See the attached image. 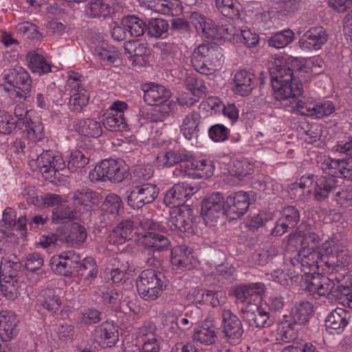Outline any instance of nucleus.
I'll list each match as a JSON object with an SVG mask.
<instances>
[{
  "label": "nucleus",
  "instance_id": "f257e3e1",
  "mask_svg": "<svg viewBox=\"0 0 352 352\" xmlns=\"http://www.w3.org/2000/svg\"><path fill=\"white\" fill-rule=\"evenodd\" d=\"M268 73L271 85L274 91V98L285 106L289 107L296 98L302 95V85L294 76V69L289 63L283 64L280 61L269 67Z\"/></svg>",
  "mask_w": 352,
  "mask_h": 352
},
{
  "label": "nucleus",
  "instance_id": "f03ea898",
  "mask_svg": "<svg viewBox=\"0 0 352 352\" xmlns=\"http://www.w3.org/2000/svg\"><path fill=\"white\" fill-rule=\"evenodd\" d=\"M140 226L144 230L140 238L141 245L148 252L145 260L148 267H158L161 265L160 257L154 253L164 252L170 249V241L165 234L166 228L153 220L143 217L140 220Z\"/></svg>",
  "mask_w": 352,
  "mask_h": 352
},
{
  "label": "nucleus",
  "instance_id": "7ed1b4c3",
  "mask_svg": "<svg viewBox=\"0 0 352 352\" xmlns=\"http://www.w3.org/2000/svg\"><path fill=\"white\" fill-rule=\"evenodd\" d=\"M222 49L215 43H203L197 47L192 54L194 69L204 75H210L219 69L223 63Z\"/></svg>",
  "mask_w": 352,
  "mask_h": 352
},
{
  "label": "nucleus",
  "instance_id": "20e7f679",
  "mask_svg": "<svg viewBox=\"0 0 352 352\" xmlns=\"http://www.w3.org/2000/svg\"><path fill=\"white\" fill-rule=\"evenodd\" d=\"M4 90L17 102L30 97L32 80L28 72L21 66L10 69L3 76Z\"/></svg>",
  "mask_w": 352,
  "mask_h": 352
},
{
  "label": "nucleus",
  "instance_id": "39448f33",
  "mask_svg": "<svg viewBox=\"0 0 352 352\" xmlns=\"http://www.w3.org/2000/svg\"><path fill=\"white\" fill-rule=\"evenodd\" d=\"M324 252L322 258L324 261L325 270L329 274H336L338 272H346V267L352 263V256L347 249H345L338 240L329 239L322 245Z\"/></svg>",
  "mask_w": 352,
  "mask_h": 352
},
{
  "label": "nucleus",
  "instance_id": "423d86ee",
  "mask_svg": "<svg viewBox=\"0 0 352 352\" xmlns=\"http://www.w3.org/2000/svg\"><path fill=\"white\" fill-rule=\"evenodd\" d=\"M136 287L142 298L148 301L155 300L160 296L165 287V276L159 271L144 270L136 281Z\"/></svg>",
  "mask_w": 352,
  "mask_h": 352
},
{
  "label": "nucleus",
  "instance_id": "0eeeda50",
  "mask_svg": "<svg viewBox=\"0 0 352 352\" xmlns=\"http://www.w3.org/2000/svg\"><path fill=\"white\" fill-rule=\"evenodd\" d=\"M41 151L40 147L36 148L35 151H30L29 157L36 161L43 176L51 180L56 177V172L65 169V162L59 154L54 155L51 151H45L39 154Z\"/></svg>",
  "mask_w": 352,
  "mask_h": 352
},
{
  "label": "nucleus",
  "instance_id": "6e6552de",
  "mask_svg": "<svg viewBox=\"0 0 352 352\" xmlns=\"http://www.w3.org/2000/svg\"><path fill=\"white\" fill-rule=\"evenodd\" d=\"M159 194L156 185L151 183L137 184L129 188L124 193L127 205L132 209H140L155 201Z\"/></svg>",
  "mask_w": 352,
  "mask_h": 352
},
{
  "label": "nucleus",
  "instance_id": "1a4fd4ad",
  "mask_svg": "<svg viewBox=\"0 0 352 352\" xmlns=\"http://www.w3.org/2000/svg\"><path fill=\"white\" fill-rule=\"evenodd\" d=\"M171 96V92L169 89L160 85H152L148 89L144 91V100L148 105L158 106L163 104L155 111H163V114L159 118L160 121H164V118L168 116L169 110H172L175 107V103L168 101Z\"/></svg>",
  "mask_w": 352,
  "mask_h": 352
},
{
  "label": "nucleus",
  "instance_id": "9d476101",
  "mask_svg": "<svg viewBox=\"0 0 352 352\" xmlns=\"http://www.w3.org/2000/svg\"><path fill=\"white\" fill-rule=\"evenodd\" d=\"M302 276L303 280L302 287L314 298L330 295L333 287L334 274H329V276H325L320 274L306 272Z\"/></svg>",
  "mask_w": 352,
  "mask_h": 352
},
{
  "label": "nucleus",
  "instance_id": "9b49d317",
  "mask_svg": "<svg viewBox=\"0 0 352 352\" xmlns=\"http://www.w3.org/2000/svg\"><path fill=\"white\" fill-rule=\"evenodd\" d=\"M221 317L223 338L230 344H239L244 332L239 318L230 309L226 308L221 309Z\"/></svg>",
  "mask_w": 352,
  "mask_h": 352
},
{
  "label": "nucleus",
  "instance_id": "f8f14e48",
  "mask_svg": "<svg viewBox=\"0 0 352 352\" xmlns=\"http://www.w3.org/2000/svg\"><path fill=\"white\" fill-rule=\"evenodd\" d=\"M324 254L322 247L318 251L310 252L309 249H304L297 252L294 256L290 258V264L297 269H300V272H304V274L306 272H315L318 268L325 267L324 261L322 259Z\"/></svg>",
  "mask_w": 352,
  "mask_h": 352
},
{
  "label": "nucleus",
  "instance_id": "ddd939ff",
  "mask_svg": "<svg viewBox=\"0 0 352 352\" xmlns=\"http://www.w3.org/2000/svg\"><path fill=\"white\" fill-rule=\"evenodd\" d=\"M201 214L206 223L210 226H213L218 219L226 214L222 194L215 192L206 197L201 202Z\"/></svg>",
  "mask_w": 352,
  "mask_h": 352
},
{
  "label": "nucleus",
  "instance_id": "4468645a",
  "mask_svg": "<svg viewBox=\"0 0 352 352\" xmlns=\"http://www.w3.org/2000/svg\"><path fill=\"white\" fill-rule=\"evenodd\" d=\"M127 108L128 105L126 102L115 101L104 115L103 126L111 131L128 130L127 121L124 117V111L127 110Z\"/></svg>",
  "mask_w": 352,
  "mask_h": 352
},
{
  "label": "nucleus",
  "instance_id": "2eb2a0df",
  "mask_svg": "<svg viewBox=\"0 0 352 352\" xmlns=\"http://www.w3.org/2000/svg\"><path fill=\"white\" fill-rule=\"evenodd\" d=\"M76 76H79L76 74H70L67 83L70 91L69 105L71 111L80 112L88 104L90 96L88 90Z\"/></svg>",
  "mask_w": 352,
  "mask_h": 352
},
{
  "label": "nucleus",
  "instance_id": "dca6fc26",
  "mask_svg": "<svg viewBox=\"0 0 352 352\" xmlns=\"http://www.w3.org/2000/svg\"><path fill=\"white\" fill-rule=\"evenodd\" d=\"M296 101L289 107L300 114L310 116L314 118H322L329 116L335 111V105L331 101L324 100L314 104H307L300 97L296 98Z\"/></svg>",
  "mask_w": 352,
  "mask_h": 352
},
{
  "label": "nucleus",
  "instance_id": "f3484780",
  "mask_svg": "<svg viewBox=\"0 0 352 352\" xmlns=\"http://www.w3.org/2000/svg\"><path fill=\"white\" fill-rule=\"evenodd\" d=\"M241 311V318L250 327L267 328L274 322V320L270 318V312L256 304L247 305Z\"/></svg>",
  "mask_w": 352,
  "mask_h": 352
},
{
  "label": "nucleus",
  "instance_id": "a211bd4d",
  "mask_svg": "<svg viewBox=\"0 0 352 352\" xmlns=\"http://www.w3.org/2000/svg\"><path fill=\"white\" fill-rule=\"evenodd\" d=\"M22 110L21 108L16 110V116L19 118V127L26 132L29 146L32 148V144L36 148V144L41 142L45 138L44 126L40 121H32L28 115V112L25 114H19L18 111Z\"/></svg>",
  "mask_w": 352,
  "mask_h": 352
},
{
  "label": "nucleus",
  "instance_id": "6ab92c4d",
  "mask_svg": "<svg viewBox=\"0 0 352 352\" xmlns=\"http://www.w3.org/2000/svg\"><path fill=\"white\" fill-rule=\"evenodd\" d=\"M195 192V188L186 182L177 183L168 190L164 197V203L170 208L184 206L185 201Z\"/></svg>",
  "mask_w": 352,
  "mask_h": 352
},
{
  "label": "nucleus",
  "instance_id": "aec40b11",
  "mask_svg": "<svg viewBox=\"0 0 352 352\" xmlns=\"http://www.w3.org/2000/svg\"><path fill=\"white\" fill-rule=\"evenodd\" d=\"M329 34L322 26L310 28L300 38L298 43L302 50H319L327 42Z\"/></svg>",
  "mask_w": 352,
  "mask_h": 352
},
{
  "label": "nucleus",
  "instance_id": "412c9836",
  "mask_svg": "<svg viewBox=\"0 0 352 352\" xmlns=\"http://www.w3.org/2000/svg\"><path fill=\"white\" fill-rule=\"evenodd\" d=\"M250 206V199L246 192L239 191L228 196L225 201L226 215L235 219L242 217Z\"/></svg>",
  "mask_w": 352,
  "mask_h": 352
},
{
  "label": "nucleus",
  "instance_id": "4be33fe9",
  "mask_svg": "<svg viewBox=\"0 0 352 352\" xmlns=\"http://www.w3.org/2000/svg\"><path fill=\"white\" fill-rule=\"evenodd\" d=\"M300 221V212L295 206H287L283 208L280 217L276 221L271 230L273 236H281L294 228Z\"/></svg>",
  "mask_w": 352,
  "mask_h": 352
},
{
  "label": "nucleus",
  "instance_id": "5701e85b",
  "mask_svg": "<svg viewBox=\"0 0 352 352\" xmlns=\"http://www.w3.org/2000/svg\"><path fill=\"white\" fill-rule=\"evenodd\" d=\"M60 243L69 246H80L87 237L85 228L78 223L73 222L70 224L59 227Z\"/></svg>",
  "mask_w": 352,
  "mask_h": 352
},
{
  "label": "nucleus",
  "instance_id": "b1692460",
  "mask_svg": "<svg viewBox=\"0 0 352 352\" xmlns=\"http://www.w3.org/2000/svg\"><path fill=\"white\" fill-rule=\"evenodd\" d=\"M170 261L173 265L182 270H190L198 265V261L192 252V250L186 245H180L171 250Z\"/></svg>",
  "mask_w": 352,
  "mask_h": 352
},
{
  "label": "nucleus",
  "instance_id": "393cba45",
  "mask_svg": "<svg viewBox=\"0 0 352 352\" xmlns=\"http://www.w3.org/2000/svg\"><path fill=\"white\" fill-rule=\"evenodd\" d=\"M118 338V327L113 322H104L94 330L95 340L103 348L114 346Z\"/></svg>",
  "mask_w": 352,
  "mask_h": 352
},
{
  "label": "nucleus",
  "instance_id": "a878e982",
  "mask_svg": "<svg viewBox=\"0 0 352 352\" xmlns=\"http://www.w3.org/2000/svg\"><path fill=\"white\" fill-rule=\"evenodd\" d=\"M350 318L349 311L337 307L328 314L324 320L327 331L331 334H340L349 324Z\"/></svg>",
  "mask_w": 352,
  "mask_h": 352
},
{
  "label": "nucleus",
  "instance_id": "bb28decb",
  "mask_svg": "<svg viewBox=\"0 0 352 352\" xmlns=\"http://www.w3.org/2000/svg\"><path fill=\"white\" fill-rule=\"evenodd\" d=\"M116 0H91L85 8L86 14L92 19L110 18L115 11Z\"/></svg>",
  "mask_w": 352,
  "mask_h": 352
},
{
  "label": "nucleus",
  "instance_id": "cd10ccee",
  "mask_svg": "<svg viewBox=\"0 0 352 352\" xmlns=\"http://www.w3.org/2000/svg\"><path fill=\"white\" fill-rule=\"evenodd\" d=\"M194 217L192 210L188 206L176 208L169 220L172 229H177L182 232H189L192 229Z\"/></svg>",
  "mask_w": 352,
  "mask_h": 352
},
{
  "label": "nucleus",
  "instance_id": "c85d7f7f",
  "mask_svg": "<svg viewBox=\"0 0 352 352\" xmlns=\"http://www.w3.org/2000/svg\"><path fill=\"white\" fill-rule=\"evenodd\" d=\"M314 309L312 305L307 301L296 303L290 309L289 315H284L285 319L299 325L307 324L312 316Z\"/></svg>",
  "mask_w": 352,
  "mask_h": 352
},
{
  "label": "nucleus",
  "instance_id": "c756f323",
  "mask_svg": "<svg viewBox=\"0 0 352 352\" xmlns=\"http://www.w3.org/2000/svg\"><path fill=\"white\" fill-rule=\"evenodd\" d=\"M265 291V287L263 283H256L236 287L234 294L238 300L249 305L252 304V301L260 300Z\"/></svg>",
  "mask_w": 352,
  "mask_h": 352
},
{
  "label": "nucleus",
  "instance_id": "7c9ffc66",
  "mask_svg": "<svg viewBox=\"0 0 352 352\" xmlns=\"http://www.w3.org/2000/svg\"><path fill=\"white\" fill-rule=\"evenodd\" d=\"M201 118V117L197 111H192L183 118L182 124L179 126V131L186 140H192L198 138Z\"/></svg>",
  "mask_w": 352,
  "mask_h": 352
},
{
  "label": "nucleus",
  "instance_id": "2f4dec72",
  "mask_svg": "<svg viewBox=\"0 0 352 352\" xmlns=\"http://www.w3.org/2000/svg\"><path fill=\"white\" fill-rule=\"evenodd\" d=\"M338 183H341V179L333 177L321 176L316 180L314 188V196L317 201H324L328 198L331 192L334 194Z\"/></svg>",
  "mask_w": 352,
  "mask_h": 352
},
{
  "label": "nucleus",
  "instance_id": "473e14b6",
  "mask_svg": "<svg viewBox=\"0 0 352 352\" xmlns=\"http://www.w3.org/2000/svg\"><path fill=\"white\" fill-rule=\"evenodd\" d=\"M254 75L246 70L238 72L234 78V92L242 96H248L254 88Z\"/></svg>",
  "mask_w": 352,
  "mask_h": 352
},
{
  "label": "nucleus",
  "instance_id": "72a5a7b5",
  "mask_svg": "<svg viewBox=\"0 0 352 352\" xmlns=\"http://www.w3.org/2000/svg\"><path fill=\"white\" fill-rule=\"evenodd\" d=\"M190 19L197 32L201 33L205 38L210 39L219 36L216 35V30L212 21L206 19L203 14L196 12H192Z\"/></svg>",
  "mask_w": 352,
  "mask_h": 352
},
{
  "label": "nucleus",
  "instance_id": "f704fd0d",
  "mask_svg": "<svg viewBox=\"0 0 352 352\" xmlns=\"http://www.w3.org/2000/svg\"><path fill=\"white\" fill-rule=\"evenodd\" d=\"M124 49L125 54L133 64H141L147 52V44L137 40H130L124 42Z\"/></svg>",
  "mask_w": 352,
  "mask_h": 352
},
{
  "label": "nucleus",
  "instance_id": "c9c22d12",
  "mask_svg": "<svg viewBox=\"0 0 352 352\" xmlns=\"http://www.w3.org/2000/svg\"><path fill=\"white\" fill-rule=\"evenodd\" d=\"M98 273L96 260L92 257H86L82 260L76 274L85 285H89L96 278Z\"/></svg>",
  "mask_w": 352,
  "mask_h": 352
},
{
  "label": "nucleus",
  "instance_id": "e433bc0d",
  "mask_svg": "<svg viewBox=\"0 0 352 352\" xmlns=\"http://www.w3.org/2000/svg\"><path fill=\"white\" fill-rule=\"evenodd\" d=\"M134 233L133 222L130 219L122 221L113 230L111 234V241L113 243L122 244L130 240Z\"/></svg>",
  "mask_w": 352,
  "mask_h": 352
},
{
  "label": "nucleus",
  "instance_id": "4c0bfd02",
  "mask_svg": "<svg viewBox=\"0 0 352 352\" xmlns=\"http://www.w3.org/2000/svg\"><path fill=\"white\" fill-rule=\"evenodd\" d=\"M78 132L82 135L92 138H99L102 134L101 124L94 119L78 120L76 124Z\"/></svg>",
  "mask_w": 352,
  "mask_h": 352
},
{
  "label": "nucleus",
  "instance_id": "58836bf2",
  "mask_svg": "<svg viewBox=\"0 0 352 352\" xmlns=\"http://www.w3.org/2000/svg\"><path fill=\"white\" fill-rule=\"evenodd\" d=\"M37 304L49 311L56 312L59 309L60 302L54 289L46 288L39 293Z\"/></svg>",
  "mask_w": 352,
  "mask_h": 352
},
{
  "label": "nucleus",
  "instance_id": "ea45409f",
  "mask_svg": "<svg viewBox=\"0 0 352 352\" xmlns=\"http://www.w3.org/2000/svg\"><path fill=\"white\" fill-rule=\"evenodd\" d=\"M116 161L113 159L101 161L89 173L90 179L91 181H101L107 178L109 180Z\"/></svg>",
  "mask_w": 352,
  "mask_h": 352
},
{
  "label": "nucleus",
  "instance_id": "a19ab883",
  "mask_svg": "<svg viewBox=\"0 0 352 352\" xmlns=\"http://www.w3.org/2000/svg\"><path fill=\"white\" fill-rule=\"evenodd\" d=\"M121 25L125 27L131 36L138 37L144 34L146 30L145 23L140 18L134 16H127L122 19Z\"/></svg>",
  "mask_w": 352,
  "mask_h": 352
},
{
  "label": "nucleus",
  "instance_id": "79ce46f5",
  "mask_svg": "<svg viewBox=\"0 0 352 352\" xmlns=\"http://www.w3.org/2000/svg\"><path fill=\"white\" fill-rule=\"evenodd\" d=\"M76 218V212L64 201L52 210V219L54 223H65Z\"/></svg>",
  "mask_w": 352,
  "mask_h": 352
},
{
  "label": "nucleus",
  "instance_id": "37998d69",
  "mask_svg": "<svg viewBox=\"0 0 352 352\" xmlns=\"http://www.w3.org/2000/svg\"><path fill=\"white\" fill-rule=\"evenodd\" d=\"M90 161V155L82 151H74L67 157V168L70 172L74 173L78 169L84 168Z\"/></svg>",
  "mask_w": 352,
  "mask_h": 352
},
{
  "label": "nucleus",
  "instance_id": "c03bdc74",
  "mask_svg": "<svg viewBox=\"0 0 352 352\" xmlns=\"http://www.w3.org/2000/svg\"><path fill=\"white\" fill-rule=\"evenodd\" d=\"M217 10L225 16L230 19L239 17L240 3L236 0H215Z\"/></svg>",
  "mask_w": 352,
  "mask_h": 352
},
{
  "label": "nucleus",
  "instance_id": "a18cd8bd",
  "mask_svg": "<svg viewBox=\"0 0 352 352\" xmlns=\"http://www.w3.org/2000/svg\"><path fill=\"white\" fill-rule=\"evenodd\" d=\"M27 60L29 67L33 72L42 74L51 71V65L42 55L38 53L29 52L27 55Z\"/></svg>",
  "mask_w": 352,
  "mask_h": 352
},
{
  "label": "nucleus",
  "instance_id": "49530a36",
  "mask_svg": "<svg viewBox=\"0 0 352 352\" xmlns=\"http://www.w3.org/2000/svg\"><path fill=\"white\" fill-rule=\"evenodd\" d=\"M294 39V32L290 29H285L272 34L268 39V44L277 49L283 48L292 43Z\"/></svg>",
  "mask_w": 352,
  "mask_h": 352
},
{
  "label": "nucleus",
  "instance_id": "de8ad7c7",
  "mask_svg": "<svg viewBox=\"0 0 352 352\" xmlns=\"http://www.w3.org/2000/svg\"><path fill=\"white\" fill-rule=\"evenodd\" d=\"M4 224L8 227H16V230L25 231L28 219L25 216H21L16 221V214L12 208H6L3 212V219Z\"/></svg>",
  "mask_w": 352,
  "mask_h": 352
},
{
  "label": "nucleus",
  "instance_id": "09e8293b",
  "mask_svg": "<svg viewBox=\"0 0 352 352\" xmlns=\"http://www.w3.org/2000/svg\"><path fill=\"white\" fill-rule=\"evenodd\" d=\"M227 166L228 173L239 178L250 175L253 171V166L246 161L232 160Z\"/></svg>",
  "mask_w": 352,
  "mask_h": 352
},
{
  "label": "nucleus",
  "instance_id": "8fccbe9b",
  "mask_svg": "<svg viewBox=\"0 0 352 352\" xmlns=\"http://www.w3.org/2000/svg\"><path fill=\"white\" fill-rule=\"evenodd\" d=\"M20 283L18 278H1L0 290L3 295L9 299H14L19 294Z\"/></svg>",
  "mask_w": 352,
  "mask_h": 352
},
{
  "label": "nucleus",
  "instance_id": "3c124183",
  "mask_svg": "<svg viewBox=\"0 0 352 352\" xmlns=\"http://www.w3.org/2000/svg\"><path fill=\"white\" fill-rule=\"evenodd\" d=\"M184 83L187 89L197 98H201L206 92L207 88L204 80L195 74L187 76Z\"/></svg>",
  "mask_w": 352,
  "mask_h": 352
},
{
  "label": "nucleus",
  "instance_id": "603ef678",
  "mask_svg": "<svg viewBox=\"0 0 352 352\" xmlns=\"http://www.w3.org/2000/svg\"><path fill=\"white\" fill-rule=\"evenodd\" d=\"M333 199L342 207L352 206V187L348 186H342L341 183H338L334 192Z\"/></svg>",
  "mask_w": 352,
  "mask_h": 352
},
{
  "label": "nucleus",
  "instance_id": "864d4df0",
  "mask_svg": "<svg viewBox=\"0 0 352 352\" xmlns=\"http://www.w3.org/2000/svg\"><path fill=\"white\" fill-rule=\"evenodd\" d=\"M168 26L166 20L158 18L151 19L146 25V31L149 36L160 38L166 34Z\"/></svg>",
  "mask_w": 352,
  "mask_h": 352
},
{
  "label": "nucleus",
  "instance_id": "5fc2aeb1",
  "mask_svg": "<svg viewBox=\"0 0 352 352\" xmlns=\"http://www.w3.org/2000/svg\"><path fill=\"white\" fill-rule=\"evenodd\" d=\"M103 206L107 212L113 218L119 215L123 208L120 197L114 193H110L106 197Z\"/></svg>",
  "mask_w": 352,
  "mask_h": 352
},
{
  "label": "nucleus",
  "instance_id": "6e6d98bb",
  "mask_svg": "<svg viewBox=\"0 0 352 352\" xmlns=\"http://www.w3.org/2000/svg\"><path fill=\"white\" fill-rule=\"evenodd\" d=\"M21 268V264L18 261H12L8 258L0 263V272L2 278H18L17 276Z\"/></svg>",
  "mask_w": 352,
  "mask_h": 352
},
{
  "label": "nucleus",
  "instance_id": "4d7b16f0",
  "mask_svg": "<svg viewBox=\"0 0 352 352\" xmlns=\"http://www.w3.org/2000/svg\"><path fill=\"white\" fill-rule=\"evenodd\" d=\"M72 199L75 204L83 205L89 208H91L98 201L96 193L88 190L75 192Z\"/></svg>",
  "mask_w": 352,
  "mask_h": 352
},
{
  "label": "nucleus",
  "instance_id": "13d9d810",
  "mask_svg": "<svg viewBox=\"0 0 352 352\" xmlns=\"http://www.w3.org/2000/svg\"><path fill=\"white\" fill-rule=\"evenodd\" d=\"M216 332L213 327H201L195 331L192 339L201 344L210 345L215 342Z\"/></svg>",
  "mask_w": 352,
  "mask_h": 352
},
{
  "label": "nucleus",
  "instance_id": "bf43d9fd",
  "mask_svg": "<svg viewBox=\"0 0 352 352\" xmlns=\"http://www.w3.org/2000/svg\"><path fill=\"white\" fill-rule=\"evenodd\" d=\"M16 126H19V118L16 120L11 114L0 111V134H10Z\"/></svg>",
  "mask_w": 352,
  "mask_h": 352
},
{
  "label": "nucleus",
  "instance_id": "052dcab7",
  "mask_svg": "<svg viewBox=\"0 0 352 352\" xmlns=\"http://www.w3.org/2000/svg\"><path fill=\"white\" fill-rule=\"evenodd\" d=\"M153 175V169L151 165H138L133 171L134 181L140 184L148 180Z\"/></svg>",
  "mask_w": 352,
  "mask_h": 352
},
{
  "label": "nucleus",
  "instance_id": "680f3d73",
  "mask_svg": "<svg viewBox=\"0 0 352 352\" xmlns=\"http://www.w3.org/2000/svg\"><path fill=\"white\" fill-rule=\"evenodd\" d=\"M230 130L222 124H215L208 129V135L214 142H223L228 138Z\"/></svg>",
  "mask_w": 352,
  "mask_h": 352
},
{
  "label": "nucleus",
  "instance_id": "e2e57ef3",
  "mask_svg": "<svg viewBox=\"0 0 352 352\" xmlns=\"http://www.w3.org/2000/svg\"><path fill=\"white\" fill-rule=\"evenodd\" d=\"M148 7L153 11L162 14H173V3L170 0H153L147 1Z\"/></svg>",
  "mask_w": 352,
  "mask_h": 352
},
{
  "label": "nucleus",
  "instance_id": "0e129e2a",
  "mask_svg": "<svg viewBox=\"0 0 352 352\" xmlns=\"http://www.w3.org/2000/svg\"><path fill=\"white\" fill-rule=\"evenodd\" d=\"M51 265L52 269L56 273L64 276L71 275L63 252L58 256H53L51 260Z\"/></svg>",
  "mask_w": 352,
  "mask_h": 352
},
{
  "label": "nucleus",
  "instance_id": "69168bd1",
  "mask_svg": "<svg viewBox=\"0 0 352 352\" xmlns=\"http://www.w3.org/2000/svg\"><path fill=\"white\" fill-rule=\"evenodd\" d=\"M190 159L184 161L179 167L173 170V175L175 177L192 176L194 175L192 171L197 170V168H195L197 160H191Z\"/></svg>",
  "mask_w": 352,
  "mask_h": 352
},
{
  "label": "nucleus",
  "instance_id": "338daca9",
  "mask_svg": "<svg viewBox=\"0 0 352 352\" xmlns=\"http://www.w3.org/2000/svg\"><path fill=\"white\" fill-rule=\"evenodd\" d=\"M295 324L288 321L287 319H285V322L282 323L281 327H280L278 330L282 341L285 342H289L295 338Z\"/></svg>",
  "mask_w": 352,
  "mask_h": 352
},
{
  "label": "nucleus",
  "instance_id": "774afa93",
  "mask_svg": "<svg viewBox=\"0 0 352 352\" xmlns=\"http://www.w3.org/2000/svg\"><path fill=\"white\" fill-rule=\"evenodd\" d=\"M301 0H280L277 2L279 12L289 14L298 11L300 7Z\"/></svg>",
  "mask_w": 352,
  "mask_h": 352
}]
</instances>
